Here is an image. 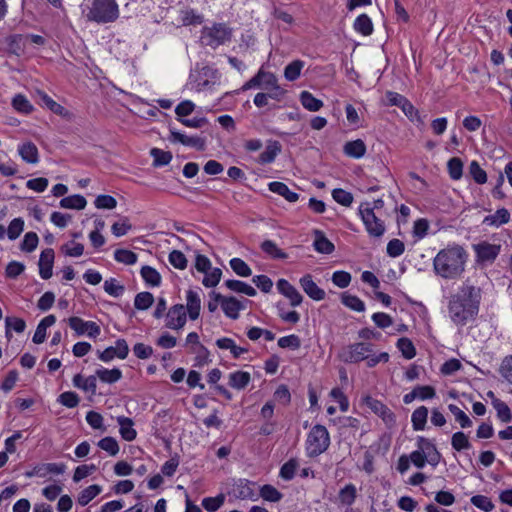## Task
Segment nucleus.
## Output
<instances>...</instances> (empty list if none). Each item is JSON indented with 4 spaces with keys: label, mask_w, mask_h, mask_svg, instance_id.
Here are the masks:
<instances>
[{
    "label": "nucleus",
    "mask_w": 512,
    "mask_h": 512,
    "mask_svg": "<svg viewBox=\"0 0 512 512\" xmlns=\"http://www.w3.org/2000/svg\"><path fill=\"white\" fill-rule=\"evenodd\" d=\"M481 289L463 283L458 292L449 297L448 312L452 322L458 326L466 325L479 312Z\"/></svg>",
    "instance_id": "f257e3e1"
},
{
    "label": "nucleus",
    "mask_w": 512,
    "mask_h": 512,
    "mask_svg": "<svg viewBox=\"0 0 512 512\" xmlns=\"http://www.w3.org/2000/svg\"><path fill=\"white\" fill-rule=\"evenodd\" d=\"M468 254L458 245H448L441 249L433 259V269L436 275L444 279H457L464 270Z\"/></svg>",
    "instance_id": "f03ea898"
},
{
    "label": "nucleus",
    "mask_w": 512,
    "mask_h": 512,
    "mask_svg": "<svg viewBox=\"0 0 512 512\" xmlns=\"http://www.w3.org/2000/svg\"><path fill=\"white\" fill-rule=\"evenodd\" d=\"M119 16L115 0H93L86 14L87 20L98 24L114 22Z\"/></svg>",
    "instance_id": "7ed1b4c3"
},
{
    "label": "nucleus",
    "mask_w": 512,
    "mask_h": 512,
    "mask_svg": "<svg viewBox=\"0 0 512 512\" xmlns=\"http://www.w3.org/2000/svg\"><path fill=\"white\" fill-rule=\"evenodd\" d=\"M330 446V434L323 425H314L306 439V453L314 458L324 453Z\"/></svg>",
    "instance_id": "20e7f679"
},
{
    "label": "nucleus",
    "mask_w": 512,
    "mask_h": 512,
    "mask_svg": "<svg viewBox=\"0 0 512 512\" xmlns=\"http://www.w3.org/2000/svg\"><path fill=\"white\" fill-rule=\"evenodd\" d=\"M232 38V29L224 23H214L211 27H203L200 42L203 46L216 49L229 42Z\"/></svg>",
    "instance_id": "39448f33"
},
{
    "label": "nucleus",
    "mask_w": 512,
    "mask_h": 512,
    "mask_svg": "<svg viewBox=\"0 0 512 512\" xmlns=\"http://www.w3.org/2000/svg\"><path fill=\"white\" fill-rule=\"evenodd\" d=\"M360 216L368 235L372 238H381L386 232V226L383 220L376 216L375 212L360 205L358 208Z\"/></svg>",
    "instance_id": "423d86ee"
},
{
    "label": "nucleus",
    "mask_w": 512,
    "mask_h": 512,
    "mask_svg": "<svg viewBox=\"0 0 512 512\" xmlns=\"http://www.w3.org/2000/svg\"><path fill=\"white\" fill-rule=\"evenodd\" d=\"M373 344L368 342H357L349 344L341 349L339 359L344 363H359L367 358V353L372 352Z\"/></svg>",
    "instance_id": "0eeeda50"
},
{
    "label": "nucleus",
    "mask_w": 512,
    "mask_h": 512,
    "mask_svg": "<svg viewBox=\"0 0 512 512\" xmlns=\"http://www.w3.org/2000/svg\"><path fill=\"white\" fill-rule=\"evenodd\" d=\"M68 324L78 336L87 334L90 338H96L100 335V326L94 321H84L82 318L72 316L68 319Z\"/></svg>",
    "instance_id": "6e6552de"
},
{
    "label": "nucleus",
    "mask_w": 512,
    "mask_h": 512,
    "mask_svg": "<svg viewBox=\"0 0 512 512\" xmlns=\"http://www.w3.org/2000/svg\"><path fill=\"white\" fill-rule=\"evenodd\" d=\"M364 403L375 414H377L379 417H381L387 426L392 427L396 424L395 414L381 401H379L371 396H366L364 398Z\"/></svg>",
    "instance_id": "1a4fd4ad"
},
{
    "label": "nucleus",
    "mask_w": 512,
    "mask_h": 512,
    "mask_svg": "<svg viewBox=\"0 0 512 512\" xmlns=\"http://www.w3.org/2000/svg\"><path fill=\"white\" fill-rule=\"evenodd\" d=\"M187 321V312L183 304H175L169 308L166 314L165 326L169 329L179 330Z\"/></svg>",
    "instance_id": "9d476101"
},
{
    "label": "nucleus",
    "mask_w": 512,
    "mask_h": 512,
    "mask_svg": "<svg viewBox=\"0 0 512 512\" xmlns=\"http://www.w3.org/2000/svg\"><path fill=\"white\" fill-rule=\"evenodd\" d=\"M190 78L193 79L196 90L202 91L215 84L218 79V72L212 67L204 66L196 75L191 74Z\"/></svg>",
    "instance_id": "9b49d317"
},
{
    "label": "nucleus",
    "mask_w": 512,
    "mask_h": 512,
    "mask_svg": "<svg viewBox=\"0 0 512 512\" xmlns=\"http://www.w3.org/2000/svg\"><path fill=\"white\" fill-rule=\"evenodd\" d=\"M170 140L172 142H179L184 146H189L204 151L206 149V139L199 136H187L174 128H170Z\"/></svg>",
    "instance_id": "f8f14e48"
},
{
    "label": "nucleus",
    "mask_w": 512,
    "mask_h": 512,
    "mask_svg": "<svg viewBox=\"0 0 512 512\" xmlns=\"http://www.w3.org/2000/svg\"><path fill=\"white\" fill-rule=\"evenodd\" d=\"M255 482L247 479H238L233 484V495L241 500L250 499L256 501L258 494L254 490Z\"/></svg>",
    "instance_id": "ddd939ff"
},
{
    "label": "nucleus",
    "mask_w": 512,
    "mask_h": 512,
    "mask_svg": "<svg viewBox=\"0 0 512 512\" xmlns=\"http://www.w3.org/2000/svg\"><path fill=\"white\" fill-rule=\"evenodd\" d=\"M474 251L478 262H493L500 252V245L481 242L474 245Z\"/></svg>",
    "instance_id": "4468645a"
},
{
    "label": "nucleus",
    "mask_w": 512,
    "mask_h": 512,
    "mask_svg": "<svg viewBox=\"0 0 512 512\" xmlns=\"http://www.w3.org/2000/svg\"><path fill=\"white\" fill-rule=\"evenodd\" d=\"M214 296L217 300H220L221 308L227 317L233 320L238 319L239 311L244 309V306L237 298L233 296L226 297L221 294H215Z\"/></svg>",
    "instance_id": "2eb2a0df"
},
{
    "label": "nucleus",
    "mask_w": 512,
    "mask_h": 512,
    "mask_svg": "<svg viewBox=\"0 0 512 512\" xmlns=\"http://www.w3.org/2000/svg\"><path fill=\"white\" fill-rule=\"evenodd\" d=\"M37 94L42 106H45L51 112L61 116L63 119L71 120L73 118V114L69 110L54 101L48 94L43 91H38Z\"/></svg>",
    "instance_id": "dca6fc26"
},
{
    "label": "nucleus",
    "mask_w": 512,
    "mask_h": 512,
    "mask_svg": "<svg viewBox=\"0 0 512 512\" xmlns=\"http://www.w3.org/2000/svg\"><path fill=\"white\" fill-rule=\"evenodd\" d=\"M276 285L279 293L290 300L291 306L296 307L302 303L303 296L286 279H279Z\"/></svg>",
    "instance_id": "f3484780"
},
{
    "label": "nucleus",
    "mask_w": 512,
    "mask_h": 512,
    "mask_svg": "<svg viewBox=\"0 0 512 512\" xmlns=\"http://www.w3.org/2000/svg\"><path fill=\"white\" fill-rule=\"evenodd\" d=\"M300 285L304 292L313 300L321 301L325 298V291L318 287V285L313 281V278L310 274H306L300 278Z\"/></svg>",
    "instance_id": "a211bd4d"
},
{
    "label": "nucleus",
    "mask_w": 512,
    "mask_h": 512,
    "mask_svg": "<svg viewBox=\"0 0 512 512\" xmlns=\"http://www.w3.org/2000/svg\"><path fill=\"white\" fill-rule=\"evenodd\" d=\"M54 257V250L51 248H47L41 252L38 266L39 274L44 280H47L52 276Z\"/></svg>",
    "instance_id": "6ab92c4d"
},
{
    "label": "nucleus",
    "mask_w": 512,
    "mask_h": 512,
    "mask_svg": "<svg viewBox=\"0 0 512 512\" xmlns=\"http://www.w3.org/2000/svg\"><path fill=\"white\" fill-rule=\"evenodd\" d=\"M186 312L191 320L198 319L201 310V299L197 292L188 290L186 294Z\"/></svg>",
    "instance_id": "aec40b11"
},
{
    "label": "nucleus",
    "mask_w": 512,
    "mask_h": 512,
    "mask_svg": "<svg viewBox=\"0 0 512 512\" xmlns=\"http://www.w3.org/2000/svg\"><path fill=\"white\" fill-rule=\"evenodd\" d=\"M282 146L276 140H270L265 150L259 155L258 162L260 164H270L274 162L277 155L281 152Z\"/></svg>",
    "instance_id": "412c9836"
},
{
    "label": "nucleus",
    "mask_w": 512,
    "mask_h": 512,
    "mask_svg": "<svg viewBox=\"0 0 512 512\" xmlns=\"http://www.w3.org/2000/svg\"><path fill=\"white\" fill-rule=\"evenodd\" d=\"M366 150V144L361 139L348 141L343 146L344 154L355 159L362 158L365 155Z\"/></svg>",
    "instance_id": "4be33fe9"
},
{
    "label": "nucleus",
    "mask_w": 512,
    "mask_h": 512,
    "mask_svg": "<svg viewBox=\"0 0 512 512\" xmlns=\"http://www.w3.org/2000/svg\"><path fill=\"white\" fill-rule=\"evenodd\" d=\"M18 153L26 163L36 164L39 161V152L33 142H25L18 147Z\"/></svg>",
    "instance_id": "5701e85b"
},
{
    "label": "nucleus",
    "mask_w": 512,
    "mask_h": 512,
    "mask_svg": "<svg viewBox=\"0 0 512 512\" xmlns=\"http://www.w3.org/2000/svg\"><path fill=\"white\" fill-rule=\"evenodd\" d=\"M314 249L321 254H331L335 250L334 244L320 230L314 231Z\"/></svg>",
    "instance_id": "b1692460"
},
{
    "label": "nucleus",
    "mask_w": 512,
    "mask_h": 512,
    "mask_svg": "<svg viewBox=\"0 0 512 512\" xmlns=\"http://www.w3.org/2000/svg\"><path fill=\"white\" fill-rule=\"evenodd\" d=\"M6 43L10 53L20 56L25 52L27 38L24 34H13L6 38Z\"/></svg>",
    "instance_id": "393cba45"
},
{
    "label": "nucleus",
    "mask_w": 512,
    "mask_h": 512,
    "mask_svg": "<svg viewBox=\"0 0 512 512\" xmlns=\"http://www.w3.org/2000/svg\"><path fill=\"white\" fill-rule=\"evenodd\" d=\"M357 498V488L354 484H346L338 492L337 500L342 506L349 507L355 502Z\"/></svg>",
    "instance_id": "a878e982"
},
{
    "label": "nucleus",
    "mask_w": 512,
    "mask_h": 512,
    "mask_svg": "<svg viewBox=\"0 0 512 512\" xmlns=\"http://www.w3.org/2000/svg\"><path fill=\"white\" fill-rule=\"evenodd\" d=\"M55 322H56V317L53 314H50V315L44 317L37 325V328L33 335L32 341L35 344L43 343L46 339L47 328L54 325Z\"/></svg>",
    "instance_id": "bb28decb"
},
{
    "label": "nucleus",
    "mask_w": 512,
    "mask_h": 512,
    "mask_svg": "<svg viewBox=\"0 0 512 512\" xmlns=\"http://www.w3.org/2000/svg\"><path fill=\"white\" fill-rule=\"evenodd\" d=\"M215 344L219 349L229 350L235 359H238L242 354L249 351V348H242L236 345L235 341L228 337L217 339Z\"/></svg>",
    "instance_id": "cd10ccee"
},
{
    "label": "nucleus",
    "mask_w": 512,
    "mask_h": 512,
    "mask_svg": "<svg viewBox=\"0 0 512 512\" xmlns=\"http://www.w3.org/2000/svg\"><path fill=\"white\" fill-rule=\"evenodd\" d=\"M251 381V375L245 371H235L229 374L228 384L230 387L242 390L245 389Z\"/></svg>",
    "instance_id": "c85d7f7f"
},
{
    "label": "nucleus",
    "mask_w": 512,
    "mask_h": 512,
    "mask_svg": "<svg viewBox=\"0 0 512 512\" xmlns=\"http://www.w3.org/2000/svg\"><path fill=\"white\" fill-rule=\"evenodd\" d=\"M117 422L120 426L121 437L126 441H133L137 436V432L133 428V420L125 416H119Z\"/></svg>",
    "instance_id": "c756f323"
},
{
    "label": "nucleus",
    "mask_w": 512,
    "mask_h": 512,
    "mask_svg": "<svg viewBox=\"0 0 512 512\" xmlns=\"http://www.w3.org/2000/svg\"><path fill=\"white\" fill-rule=\"evenodd\" d=\"M268 186L271 192L283 196L289 202H296L299 199V195L291 191L283 182L274 181L269 183Z\"/></svg>",
    "instance_id": "7c9ffc66"
},
{
    "label": "nucleus",
    "mask_w": 512,
    "mask_h": 512,
    "mask_svg": "<svg viewBox=\"0 0 512 512\" xmlns=\"http://www.w3.org/2000/svg\"><path fill=\"white\" fill-rule=\"evenodd\" d=\"M428 418V408L420 406L415 409L411 415L412 427L415 431H422L426 427Z\"/></svg>",
    "instance_id": "2f4dec72"
},
{
    "label": "nucleus",
    "mask_w": 512,
    "mask_h": 512,
    "mask_svg": "<svg viewBox=\"0 0 512 512\" xmlns=\"http://www.w3.org/2000/svg\"><path fill=\"white\" fill-rule=\"evenodd\" d=\"M510 220V213L506 208L498 209L494 214L488 215L484 218L483 223L489 226H501L508 223Z\"/></svg>",
    "instance_id": "473e14b6"
},
{
    "label": "nucleus",
    "mask_w": 512,
    "mask_h": 512,
    "mask_svg": "<svg viewBox=\"0 0 512 512\" xmlns=\"http://www.w3.org/2000/svg\"><path fill=\"white\" fill-rule=\"evenodd\" d=\"M59 204L64 209L82 210L85 208L87 201L84 196L75 194L62 198Z\"/></svg>",
    "instance_id": "72a5a7b5"
},
{
    "label": "nucleus",
    "mask_w": 512,
    "mask_h": 512,
    "mask_svg": "<svg viewBox=\"0 0 512 512\" xmlns=\"http://www.w3.org/2000/svg\"><path fill=\"white\" fill-rule=\"evenodd\" d=\"M353 27L355 31L363 36H369L373 33V23L367 14L359 15L354 21Z\"/></svg>",
    "instance_id": "f704fd0d"
},
{
    "label": "nucleus",
    "mask_w": 512,
    "mask_h": 512,
    "mask_svg": "<svg viewBox=\"0 0 512 512\" xmlns=\"http://www.w3.org/2000/svg\"><path fill=\"white\" fill-rule=\"evenodd\" d=\"M96 376L104 383L113 384L122 378V371L119 368L96 370Z\"/></svg>",
    "instance_id": "c9c22d12"
},
{
    "label": "nucleus",
    "mask_w": 512,
    "mask_h": 512,
    "mask_svg": "<svg viewBox=\"0 0 512 512\" xmlns=\"http://www.w3.org/2000/svg\"><path fill=\"white\" fill-rule=\"evenodd\" d=\"M300 102L302 106L311 112L319 111L323 107V102L313 96L308 91H302L300 94Z\"/></svg>",
    "instance_id": "e433bc0d"
},
{
    "label": "nucleus",
    "mask_w": 512,
    "mask_h": 512,
    "mask_svg": "<svg viewBox=\"0 0 512 512\" xmlns=\"http://www.w3.org/2000/svg\"><path fill=\"white\" fill-rule=\"evenodd\" d=\"M225 286L236 293H243L247 296H255L257 294L256 290L249 284L240 281V280H227L225 281Z\"/></svg>",
    "instance_id": "4c0bfd02"
},
{
    "label": "nucleus",
    "mask_w": 512,
    "mask_h": 512,
    "mask_svg": "<svg viewBox=\"0 0 512 512\" xmlns=\"http://www.w3.org/2000/svg\"><path fill=\"white\" fill-rule=\"evenodd\" d=\"M140 274L145 283L152 287H157L161 284V275L153 267L145 265L141 268Z\"/></svg>",
    "instance_id": "58836bf2"
},
{
    "label": "nucleus",
    "mask_w": 512,
    "mask_h": 512,
    "mask_svg": "<svg viewBox=\"0 0 512 512\" xmlns=\"http://www.w3.org/2000/svg\"><path fill=\"white\" fill-rule=\"evenodd\" d=\"M341 302L344 306L353 311L363 312L365 310L364 302L356 295L343 292L341 295Z\"/></svg>",
    "instance_id": "ea45409f"
},
{
    "label": "nucleus",
    "mask_w": 512,
    "mask_h": 512,
    "mask_svg": "<svg viewBox=\"0 0 512 512\" xmlns=\"http://www.w3.org/2000/svg\"><path fill=\"white\" fill-rule=\"evenodd\" d=\"M102 491L101 486L97 484H93L83 489L78 496V503L81 506H86L90 501H92L97 495H99Z\"/></svg>",
    "instance_id": "a19ab883"
},
{
    "label": "nucleus",
    "mask_w": 512,
    "mask_h": 512,
    "mask_svg": "<svg viewBox=\"0 0 512 512\" xmlns=\"http://www.w3.org/2000/svg\"><path fill=\"white\" fill-rule=\"evenodd\" d=\"M150 155L153 158V166L161 167L168 165L172 160V153L159 148H152Z\"/></svg>",
    "instance_id": "79ce46f5"
},
{
    "label": "nucleus",
    "mask_w": 512,
    "mask_h": 512,
    "mask_svg": "<svg viewBox=\"0 0 512 512\" xmlns=\"http://www.w3.org/2000/svg\"><path fill=\"white\" fill-rule=\"evenodd\" d=\"M261 249L264 253L268 254L273 259H286L287 253L277 247L272 240H265L261 243Z\"/></svg>",
    "instance_id": "37998d69"
},
{
    "label": "nucleus",
    "mask_w": 512,
    "mask_h": 512,
    "mask_svg": "<svg viewBox=\"0 0 512 512\" xmlns=\"http://www.w3.org/2000/svg\"><path fill=\"white\" fill-rule=\"evenodd\" d=\"M396 345L405 359L410 360L416 356V348L409 338H399Z\"/></svg>",
    "instance_id": "c03bdc74"
},
{
    "label": "nucleus",
    "mask_w": 512,
    "mask_h": 512,
    "mask_svg": "<svg viewBox=\"0 0 512 512\" xmlns=\"http://www.w3.org/2000/svg\"><path fill=\"white\" fill-rule=\"evenodd\" d=\"M5 325H6V337L10 338L12 336L11 330L13 329L17 333L24 332L26 328V323L23 319L17 318V317H6L5 319Z\"/></svg>",
    "instance_id": "a18cd8bd"
},
{
    "label": "nucleus",
    "mask_w": 512,
    "mask_h": 512,
    "mask_svg": "<svg viewBox=\"0 0 512 512\" xmlns=\"http://www.w3.org/2000/svg\"><path fill=\"white\" fill-rule=\"evenodd\" d=\"M13 108L23 114H30L33 111V105L22 94H17L12 99Z\"/></svg>",
    "instance_id": "49530a36"
},
{
    "label": "nucleus",
    "mask_w": 512,
    "mask_h": 512,
    "mask_svg": "<svg viewBox=\"0 0 512 512\" xmlns=\"http://www.w3.org/2000/svg\"><path fill=\"white\" fill-rule=\"evenodd\" d=\"M259 495L269 502H279L283 497V494L270 484L261 486Z\"/></svg>",
    "instance_id": "de8ad7c7"
},
{
    "label": "nucleus",
    "mask_w": 512,
    "mask_h": 512,
    "mask_svg": "<svg viewBox=\"0 0 512 512\" xmlns=\"http://www.w3.org/2000/svg\"><path fill=\"white\" fill-rule=\"evenodd\" d=\"M451 445L454 450L460 452L471 448V443L464 432L458 431L452 435Z\"/></svg>",
    "instance_id": "09e8293b"
},
{
    "label": "nucleus",
    "mask_w": 512,
    "mask_h": 512,
    "mask_svg": "<svg viewBox=\"0 0 512 512\" xmlns=\"http://www.w3.org/2000/svg\"><path fill=\"white\" fill-rule=\"evenodd\" d=\"M448 409L454 415L455 420L460 424L461 428H469L472 426L473 423L470 417L457 405L449 404Z\"/></svg>",
    "instance_id": "8fccbe9b"
},
{
    "label": "nucleus",
    "mask_w": 512,
    "mask_h": 512,
    "mask_svg": "<svg viewBox=\"0 0 512 512\" xmlns=\"http://www.w3.org/2000/svg\"><path fill=\"white\" fill-rule=\"evenodd\" d=\"M304 62L301 60H294L289 63L284 69V76L288 81H295L299 78Z\"/></svg>",
    "instance_id": "3c124183"
},
{
    "label": "nucleus",
    "mask_w": 512,
    "mask_h": 512,
    "mask_svg": "<svg viewBox=\"0 0 512 512\" xmlns=\"http://www.w3.org/2000/svg\"><path fill=\"white\" fill-rule=\"evenodd\" d=\"M494 409L497 411V416L502 422H510L512 420V414L508 405L502 400L495 398L492 401Z\"/></svg>",
    "instance_id": "603ef678"
},
{
    "label": "nucleus",
    "mask_w": 512,
    "mask_h": 512,
    "mask_svg": "<svg viewBox=\"0 0 512 512\" xmlns=\"http://www.w3.org/2000/svg\"><path fill=\"white\" fill-rule=\"evenodd\" d=\"M448 174L451 179L459 180L463 175V162L458 157L451 158L447 163Z\"/></svg>",
    "instance_id": "864d4df0"
},
{
    "label": "nucleus",
    "mask_w": 512,
    "mask_h": 512,
    "mask_svg": "<svg viewBox=\"0 0 512 512\" xmlns=\"http://www.w3.org/2000/svg\"><path fill=\"white\" fill-rule=\"evenodd\" d=\"M229 264L231 269L240 277H249L252 274L251 268L241 258H232Z\"/></svg>",
    "instance_id": "5fc2aeb1"
},
{
    "label": "nucleus",
    "mask_w": 512,
    "mask_h": 512,
    "mask_svg": "<svg viewBox=\"0 0 512 512\" xmlns=\"http://www.w3.org/2000/svg\"><path fill=\"white\" fill-rule=\"evenodd\" d=\"M154 296L150 292H140L135 296L134 306L137 310H147L152 306Z\"/></svg>",
    "instance_id": "6e6d98bb"
},
{
    "label": "nucleus",
    "mask_w": 512,
    "mask_h": 512,
    "mask_svg": "<svg viewBox=\"0 0 512 512\" xmlns=\"http://www.w3.org/2000/svg\"><path fill=\"white\" fill-rule=\"evenodd\" d=\"M114 258L117 262L125 265H133L137 262V254L127 249H117L114 252Z\"/></svg>",
    "instance_id": "4d7b16f0"
},
{
    "label": "nucleus",
    "mask_w": 512,
    "mask_h": 512,
    "mask_svg": "<svg viewBox=\"0 0 512 512\" xmlns=\"http://www.w3.org/2000/svg\"><path fill=\"white\" fill-rule=\"evenodd\" d=\"M66 470L64 463H47L35 471L41 477H44L47 473L51 474H63Z\"/></svg>",
    "instance_id": "13d9d810"
},
{
    "label": "nucleus",
    "mask_w": 512,
    "mask_h": 512,
    "mask_svg": "<svg viewBox=\"0 0 512 512\" xmlns=\"http://www.w3.org/2000/svg\"><path fill=\"white\" fill-rule=\"evenodd\" d=\"M180 15L182 24L185 26L201 24L203 22V16L196 13L193 9L182 10Z\"/></svg>",
    "instance_id": "bf43d9fd"
},
{
    "label": "nucleus",
    "mask_w": 512,
    "mask_h": 512,
    "mask_svg": "<svg viewBox=\"0 0 512 512\" xmlns=\"http://www.w3.org/2000/svg\"><path fill=\"white\" fill-rule=\"evenodd\" d=\"M225 496L219 494L216 497H206L202 500L203 508L208 512H216L224 503Z\"/></svg>",
    "instance_id": "052dcab7"
},
{
    "label": "nucleus",
    "mask_w": 512,
    "mask_h": 512,
    "mask_svg": "<svg viewBox=\"0 0 512 512\" xmlns=\"http://www.w3.org/2000/svg\"><path fill=\"white\" fill-rule=\"evenodd\" d=\"M332 197L338 204L345 207L351 206L354 199L352 193L341 188L334 189L332 191Z\"/></svg>",
    "instance_id": "680f3d73"
},
{
    "label": "nucleus",
    "mask_w": 512,
    "mask_h": 512,
    "mask_svg": "<svg viewBox=\"0 0 512 512\" xmlns=\"http://www.w3.org/2000/svg\"><path fill=\"white\" fill-rule=\"evenodd\" d=\"M297 467L298 461L292 458L282 465L279 476L284 480H292L295 476Z\"/></svg>",
    "instance_id": "e2e57ef3"
},
{
    "label": "nucleus",
    "mask_w": 512,
    "mask_h": 512,
    "mask_svg": "<svg viewBox=\"0 0 512 512\" xmlns=\"http://www.w3.org/2000/svg\"><path fill=\"white\" fill-rule=\"evenodd\" d=\"M170 264L179 270H184L187 267L188 261L186 256L179 250H173L168 256Z\"/></svg>",
    "instance_id": "0e129e2a"
},
{
    "label": "nucleus",
    "mask_w": 512,
    "mask_h": 512,
    "mask_svg": "<svg viewBox=\"0 0 512 512\" xmlns=\"http://www.w3.org/2000/svg\"><path fill=\"white\" fill-rule=\"evenodd\" d=\"M58 402L67 408H75L79 405L80 398L75 392L66 391L59 395Z\"/></svg>",
    "instance_id": "69168bd1"
},
{
    "label": "nucleus",
    "mask_w": 512,
    "mask_h": 512,
    "mask_svg": "<svg viewBox=\"0 0 512 512\" xmlns=\"http://www.w3.org/2000/svg\"><path fill=\"white\" fill-rule=\"evenodd\" d=\"M105 292L113 297H119L123 294L125 287L118 283L115 278H110L104 282Z\"/></svg>",
    "instance_id": "338daca9"
},
{
    "label": "nucleus",
    "mask_w": 512,
    "mask_h": 512,
    "mask_svg": "<svg viewBox=\"0 0 512 512\" xmlns=\"http://www.w3.org/2000/svg\"><path fill=\"white\" fill-rule=\"evenodd\" d=\"M98 446L109 453L111 456H115L119 452V445L115 438L107 436L102 438L98 442Z\"/></svg>",
    "instance_id": "774afa93"
}]
</instances>
